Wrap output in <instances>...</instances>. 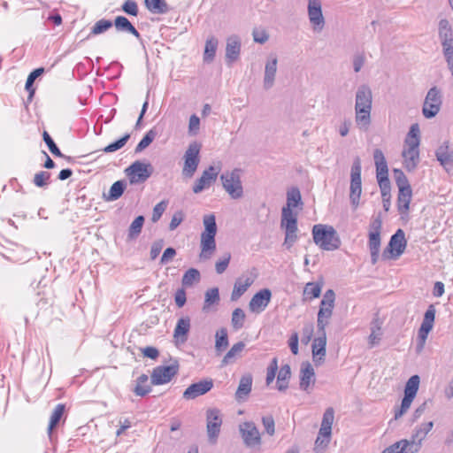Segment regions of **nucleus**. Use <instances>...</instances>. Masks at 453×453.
Instances as JSON below:
<instances>
[{"mask_svg": "<svg viewBox=\"0 0 453 453\" xmlns=\"http://www.w3.org/2000/svg\"><path fill=\"white\" fill-rule=\"evenodd\" d=\"M372 89L368 85L362 84L357 88L355 96V123L359 130L368 131L372 123Z\"/></svg>", "mask_w": 453, "mask_h": 453, "instance_id": "f257e3e1", "label": "nucleus"}, {"mask_svg": "<svg viewBox=\"0 0 453 453\" xmlns=\"http://www.w3.org/2000/svg\"><path fill=\"white\" fill-rule=\"evenodd\" d=\"M203 224L204 230L201 234V259H209L216 250L215 236L217 234L216 219L213 214L203 216Z\"/></svg>", "mask_w": 453, "mask_h": 453, "instance_id": "f03ea898", "label": "nucleus"}, {"mask_svg": "<svg viewBox=\"0 0 453 453\" xmlns=\"http://www.w3.org/2000/svg\"><path fill=\"white\" fill-rule=\"evenodd\" d=\"M312 234L314 242L324 250H335L341 245V240L336 230L327 225L313 226Z\"/></svg>", "mask_w": 453, "mask_h": 453, "instance_id": "7ed1b4c3", "label": "nucleus"}, {"mask_svg": "<svg viewBox=\"0 0 453 453\" xmlns=\"http://www.w3.org/2000/svg\"><path fill=\"white\" fill-rule=\"evenodd\" d=\"M241 173V169L234 168L231 171H225L220 175L223 188L232 199H239L243 196Z\"/></svg>", "mask_w": 453, "mask_h": 453, "instance_id": "20e7f679", "label": "nucleus"}, {"mask_svg": "<svg viewBox=\"0 0 453 453\" xmlns=\"http://www.w3.org/2000/svg\"><path fill=\"white\" fill-rule=\"evenodd\" d=\"M407 246L405 233L403 229H398L391 236L388 246L381 254L382 260H396L404 252Z\"/></svg>", "mask_w": 453, "mask_h": 453, "instance_id": "39448f33", "label": "nucleus"}, {"mask_svg": "<svg viewBox=\"0 0 453 453\" xmlns=\"http://www.w3.org/2000/svg\"><path fill=\"white\" fill-rule=\"evenodd\" d=\"M361 170V160L359 157H357L355 158L350 170L349 187V200L354 210L359 206L360 196L362 194Z\"/></svg>", "mask_w": 453, "mask_h": 453, "instance_id": "423d86ee", "label": "nucleus"}, {"mask_svg": "<svg viewBox=\"0 0 453 453\" xmlns=\"http://www.w3.org/2000/svg\"><path fill=\"white\" fill-rule=\"evenodd\" d=\"M153 166L150 163L134 161L127 168L125 173L127 176L130 184L144 183L152 174Z\"/></svg>", "mask_w": 453, "mask_h": 453, "instance_id": "0eeeda50", "label": "nucleus"}, {"mask_svg": "<svg viewBox=\"0 0 453 453\" xmlns=\"http://www.w3.org/2000/svg\"><path fill=\"white\" fill-rule=\"evenodd\" d=\"M200 150L201 144L197 142L189 143L183 156L184 165L181 172L183 177L192 178L194 176L200 162Z\"/></svg>", "mask_w": 453, "mask_h": 453, "instance_id": "6e6552de", "label": "nucleus"}, {"mask_svg": "<svg viewBox=\"0 0 453 453\" xmlns=\"http://www.w3.org/2000/svg\"><path fill=\"white\" fill-rule=\"evenodd\" d=\"M442 104L441 92L437 87L431 88L425 98L422 113L426 119L435 117Z\"/></svg>", "mask_w": 453, "mask_h": 453, "instance_id": "1a4fd4ad", "label": "nucleus"}, {"mask_svg": "<svg viewBox=\"0 0 453 453\" xmlns=\"http://www.w3.org/2000/svg\"><path fill=\"white\" fill-rule=\"evenodd\" d=\"M376 166V177L380 189L386 190L390 186L388 179V168L386 158L381 150L376 149L373 152Z\"/></svg>", "mask_w": 453, "mask_h": 453, "instance_id": "9d476101", "label": "nucleus"}, {"mask_svg": "<svg viewBox=\"0 0 453 453\" xmlns=\"http://www.w3.org/2000/svg\"><path fill=\"white\" fill-rule=\"evenodd\" d=\"M179 371L177 361L170 365H160L153 369L150 376L152 385H162L169 382Z\"/></svg>", "mask_w": 453, "mask_h": 453, "instance_id": "9b49d317", "label": "nucleus"}, {"mask_svg": "<svg viewBox=\"0 0 453 453\" xmlns=\"http://www.w3.org/2000/svg\"><path fill=\"white\" fill-rule=\"evenodd\" d=\"M303 203L302 201L301 192L298 188L293 187L287 192V205L281 210V219H297L292 209L300 207L302 209Z\"/></svg>", "mask_w": 453, "mask_h": 453, "instance_id": "f8f14e48", "label": "nucleus"}, {"mask_svg": "<svg viewBox=\"0 0 453 453\" xmlns=\"http://www.w3.org/2000/svg\"><path fill=\"white\" fill-rule=\"evenodd\" d=\"M239 431L247 447H254L261 443L260 433L253 422H244L239 426Z\"/></svg>", "mask_w": 453, "mask_h": 453, "instance_id": "ddd939ff", "label": "nucleus"}, {"mask_svg": "<svg viewBox=\"0 0 453 453\" xmlns=\"http://www.w3.org/2000/svg\"><path fill=\"white\" fill-rule=\"evenodd\" d=\"M207 420V434L209 440L211 442H215L220 432V426L222 425V418L220 411L218 409H209L206 413Z\"/></svg>", "mask_w": 453, "mask_h": 453, "instance_id": "4468645a", "label": "nucleus"}, {"mask_svg": "<svg viewBox=\"0 0 453 453\" xmlns=\"http://www.w3.org/2000/svg\"><path fill=\"white\" fill-rule=\"evenodd\" d=\"M318 336L313 340L311 350L315 365L323 364L326 353V331L317 330Z\"/></svg>", "mask_w": 453, "mask_h": 453, "instance_id": "2eb2a0df", "label": "nucleus"}, {"mask_svg": "<svg viewBox=\"0 0 453 453\" xmlns=\"http://www.w3.org/2000/svg\"><path fill=\"white\" fill-rule=\"evenodd\" d=\"M272 298V292L263 288L256 293L249 303V309L253 313H260L265 310Z\"/></svg>", "mask_w": 453, "mask_h": 453, "instance_id": "dca6fc26", "label": "nucleus"}, {"mask_svg": "<svg viewBox=\"0 0 453 453\" xmlns=\"http://www.w3.org/2000/svg\"><path fill=\"white\" fill-rule=\"evenodd\" d=\"M241 47L242 42L238 35H232L226 38L225 58L227 65H231L239 59Z\"/></svg>", "mask_w": 453, "mask_h": 453, "instance_id": "f3484780", "label": "nucleus"}, {"mask_svg": "<svg viewBox=\"0 0 453 453\" xmlns=\"http://www.w3.org/2000/svg\"><path fill=\"white\" fill-rule=\"evenodd\" d=\"M213 387V380L207 379L191 384L183 392V398L192 400L209 392Z\"/></svg>", "mask_w": 453, "mask_h": 453, "instance_id": "a211bd4d", "label": "nucleus"}, {"mask_svg": "<svg viewBox=\"0 0 453 453\" xmlns=\"http://www.w3.org/2000/svg\"><path fill=\"white\" fill-rule=\"evenodd\" d=\"M308 16L314 29L321 30L325 26L320 0H308Z\"/></svg>", "mask_w": 453, "mask_h": 453, "instance_id": "6ab92c4d", "label": "nucleus"}, {"mask_svg": "<svg viewBox=\"0 0 453 453\" xmlns=\"http://www.w3.org/2000/svg\"><path fill=\"white\" fill-rule=\"evenodd\" d=\"M418 144H405L402 152L403 157V165L407 171L411 172L416 169L419 163Z\"/></svg>", "mask_w": 453, "mask_h": 453, "instance_id": "aec40b11", "label": "nucleus"}, {"mask_svg": "<svg viewBox=\"0 0 453 453\" xmlns=\"http://www.w3.org/2000/svg\"><path fill=\"white\" fill-rule=\"evenodd\" d=\"M280 227L285 230V240L283 245L290 250L297 240V219H281Z\"/></svg>", "mask_w": 453, "mask_h": 453, "instance_id": "412c9836", "label": "nucleus"}, {"mask_svg": "<svg viewBox=\"0 0 453 453\" xmlns=\"http://www.w3.org/2000/svg\"><path fill=\"white\" fill-rule=\"evenodd\" d=\"M435 308L434 304L428 306L425 312L423 321L418 329V337L421 342V345L426 342L428 334L433 329L434 319H435ZM422 348V346H420Z\"/></svg>", "mask_w": 453, "mask_h": 453, "instance_id": "4be33fe9", "label": "nucleus"}, {"mask_svg": "<svg viewBox=\"0 0 453 453\" xmlns=\"http://www.w3.org/2000/svg\"><path fill=\"white\" fill-rule=\"evenodd\" d=\"M315 380V372L312 365L309 362L303 363L300 370V388L310 394Z\"/></svg>", "mask_w": 453, "mask_h": 453, "instance_id": "5701e85b", "label": "nucleus"}, {"mask_svg": "<svg viewBox=\"0 0 453 453\" xmlns=\"http://www.w3.org/2000/svg\"><path fill=\"white\" fill-rule=\"evenodd\" d=\"M219 172L214 166H210L204 170L199 179L196 180L193 186L195 194L201 193L203 189L208 188L216 180Z\"/></svg>", "mask_w": 453, "mask_h": 453, "instance_id": "b1692460", "label": "nucleus"}, {"mask_svg": "<svg viewBox=\"0 0 453 453\" xmlns=\"http://www.w3.org/2000/svg\"><path fill=\"white\" fill-rule=\"evenodd\" d=\"M435 157L446 171L453 168V149L450 148L449 141L443 142L437 148Z\"/></svg>", "mask_w": 453, "mask_h": 453, "instance_id": "393cba45", "label": "nucleus"}, {"mask_svg": "<svg viewBox=\"0 0 453 453\" xmlns=\"http://www.w3.org/2000/svg\"><path fill=\"white\" fill-rule=\"evenodd\" d=\"M278 59L275 56H270L265 66L263 86L268 90L273 87L277 73Z\"/></svg>", "mask_w": 453, "mask_h": 453, "instance_id": "a878e982", "label": "nucleus"}, {"mask_svg": "<svg viewBox=\"0 0 453 453\" xmlns=\"http://www.w3.org/2000/svg\"><path fill=\"white\" fill-rule=\"evenodd\" d=\"M382 325L383 320L379 317V314L376 313L370 325L371 334L368 337L369 348L379 345L382 337Z\"/></svg>", "mask_w": 453, "mask_h": 453, "instance_id": "bb28decb", "label": "nucleus"}, {"mask_svg": "<svg viewBox=\"0 0 453 453\" xmlns=\"http://www.w3.org/2000/svg\"><path fill=\"white\" fill-rule=\"evenodd\" d=\"M392 453H418L421 447L411 438L400 440L388 447Z\"/></svg>", "mask_w": 453, "mask_h": 453, "instance_id": "cd10ccee", "label": "nucleus"}, {"mask_svg": "<svg viewBox=\"0 0 453 453\" xmlns=\"http://www.w3.org/2000/svg\"><path fill=\"white\" fill-rule=\"evenodd\" d=\"M190 330L189 317H182L178 319L173 331V337L176 341L184 343L188 340V334Z\"/></svg>", "mask_w": 453, "mask_h": 453, "instance_id": "c85d7f7f", "label": "nucleus"}, {"mask_svg": "<svg viewBox=\"0 0 453 453\" xmlns=\"http://www.w3.org/2000/svg\"><path fill=\"white\" fill-rule=\"evenodd\" d=\"M115 28L119 32H127L137 39H141V35L137 29L132 25V23L124 16H117L113 23Z\"/></svg>", "mask_w": 453, "mask_h": 453, "instance_id": "c756f323", "label": "nucleus"}, {"mask_svg": "<svg viewBox=\"0 0 453 453\" xmlns=\"http://www.w3.org/2000/svg\"><path fill=\"white\" fill-rule=\"evenodd\" d=\"M368 247L371 253V261L375 265L380 257V234L369 233Z\"/></svg>", "mask_w": 453, "mask_h": 453, "instance_id": "7c9ffc66", "label": "nucleus"}, {"mask_svg": "<svg viewBox=\"0 0 453 453\" xmlns=\"http://www.w3.org/2000/svg\"><path fill=\"white\" fill-rule=\"evenodd\" d=\"M412 197V190L411 189H404L402 188L398 192V197H397V208L398 211L402 215L408 214L410 210V203Z\"/></svg>", "mask_w": 453, "mask_h": 453, "instance_id": "2f4dec72", "label": "nucleus"}, {"mask_svg": "<svg viewBox=\"0 0 453 453\" xmlns=\"http://www.w3.org/2000/svg\"><path fill=\"white\" fill-rule=\"evenodd\" d=\"M127 188L125 180H117L110 188L108 193L103 194V198L107 202L118 200Z\"/></svg>", "mask_w": 453, "mask_h": 453, "instance_id": "473e14b6", "label": "nucleus"}, {"mask_svg": "<svg viewBox=\"0 0 453 453\" xmlns=\"http://www.w3.org/2000/svg\"><path fill=\"white\" fill-rule=\"evenodd\" d=\"M252 388V376L250 374L243 375L240 381L235 392V398L241 401L245 398L251 391Z\"/></svg>", "mask_w": 453, "mask_h": 453, "instance_id": "72a5a7b5", "label": "nucleus"}, {"mask_svg": "<svg viewBox=\"0 0 453 453\" xmlns=\"http://www.w3.org/2000/svg\"><path fill=\"white\" fill-rule=\"evenodd\" d=\"M439 38L441 45L453 43V31L446 19H441L439 22Z\"/></svg>", "mask_w": 453, "mask_h": 453, "instance_id": "f704fd0d", "label": "nucleus"}, {"mask_svg": "<svg viewBox=\"0 0 453 453\" xmlns=\"http://www.w3.org/2000/svg\"><path fill=\"white\" fill-rule=\"evenodd\" d=\"M433 421L423 423L420 426L415 427L411 438L415 441L418 445L422 447L423 441L426 439V435L433 429Z\"/></svg>", "mask_w": 453, "mask_h": 453, "instance_id": "c9c22d12", "label": "nucleus"}, {"mask_svg": "<svg viewBox=\"0 0 453 453\" xmlns=\"http://www.w3.org/2000/svg\"><path fill=\"white\" fill-rule=\"evenodd\" d=\"M333 308L327 306H319L317 319V330L326 331L329 319L332 317Z\"/></svg>", "mask_w": 453, "mask_h": 453, "instance_id": "e433bc0d", "label": "nucleus"}, {"mask_svg": "<svg viewBox=\"0 0 453 453\" xmlns=\"http://www.w3.org/2000/svg\"><path fill=\"white\" fill-rule=\"evenodd\" d=\"M218 44V39L213 36L206 40L203 52V61L205 63L210 64L214 60Z\"/></svg>", "mask_w": 453, "mask_h": 453, "instance_id": "4c0bfd02", "label": "nucleus"}, {"mask_svg": "<svg viewBox=\"0 0 453 453\" xmlns=\"http://www.w3.org/2000/svg\"><path fill=\"white\" fill-rule=\"evenodd\" d=\"M65 410V406L63 403H58L53 410L48 426V434L50 437H51L53 429L59 424L61 418H63Z\"/></svg>", "mask_w": 453, "mask_h": 453, "instance_id": "58836bf2", "label": "nucleus"}, {"mask_svg": "<svg viewBox=\"0 0 453 453\" xmlns=\"http://www.w3.org/2000/svg\"><path fill=\"white\" fill-rule=\"evenodd\" d=\"M147 9L155 14H164L169 10L165 0H144Z\"/></svg>", "mask_w": 453, "mask_h": 453, "instance_id": "ea45409f", "label": "nucleus"}, {"mask_svg": "<svg viewBox=\"0 0 453 453\" xmlns=\"http://www.w3.org/2000/svg\"><path fill=\"white\" fill-rule=\"evenodd\" d=\"M149 377L146 374H142L136 380V385L134 388V393L138 396H144L151 391L150 385L144 384L148 381Z\"/></svg>", "mask_w": 453, "mask_h": 453, "instance_id": "a19ab883", "label": "nucleus"}, {"mask_svg": "<svg viewBox=\"0 0 453 453\" xmlns=\"http://www.w3.org/2000/svg\"><path fill=\"white\" fill-rule=\"evenodd\" d=\"M144 220L143 216H138L134 219L128 229V240H134L139 236L144 224Z\"/></svg>", "mask_w": 453, "mask_h": 453, "instance_id": "79ce46f5", "label": "nucleus"}, {"mask_svg": "<svg viewBox=\"0 0 453 453\" xmlns=\"http://www.w3.org/2000/svg\"><path fill=\"white\" fill-rule=\"evenodd\" d=\"M228 346L227 330L221 328L216 333L215 349L218 353L224 351Z\"/></svg>", "mask_w": 453, "mask_h": 453, "instance_id": "37998d69", "label": "nucleus"}, {"mask_svg": "<svg viewBox=\"0 0 453 453\" xmlns=\"http://www.w3.org/2000/svg\"><path fill=\"white\" fill-rule=\"evenodd\" d=\"M44 73V68L40 67L35 69L31 72L27 79L25 88L29 92L28 100H31L35 94V89L33 88V84L35 81V79L38 78Z\"/></svg>", "mask_w": 453, "mask_h": 453, "instance_id": "c03bdc74", "label": "nucleus"}, {"mask_svg": "<svg viewBox=\"0 0 453 453\" xmlns=\"http://www.w3.org/2000/svg\"><path fill=\"white\" fill-rule=\"evenodd\" d=\"M245 318H246V315L242 309H241V308L234 309L232 313V318H231V324H232L233 328L234 330H239L242 327H243L244 322H245Z\"/></svg>", "mask_w": 453, "mask_h": 453, "instance_id": "a18cd8bd", "label": "nucleus"}, {"mask_svg": "<svg viewBox=\"0 0 453 453\" xmlns=\"http://www.w3.org/2000/svg\"><path fill=\"white\" fill-rule=\"evenodd\" d=\"M420 379L418 375H412L407 381L404 388V395L414 397L418 390Z\"/></svg>", "mask_w": 453, "mask_h": 453, "instance_id": "49530a36", "label": "nucleus"}, {"mask_svg": "<svg viewBox=\"0 0 453 453\" xmlns=\"http://www.w3.org/2000/svg\"><path fill=\"white\" fill-rule=\"evenodd\" d=\"M113 26V23L105 19H99L91 27L89 35H97L109 30Z\"/></svg>", "mask_w": 453, "mask_h": 453, "instance_id": "de8ad7c7", "label": "nucleus"}, {"mask_svg": "<svg viewBox=\"0 0 453 453\" xmlns=\"http://www.w3.org/2000/svg\"><path fill=\"white\" fill-rule=\"evenodd\" d=\"M219 302V293L218 288H212L206 291L205 299L203 304V310L206 311L212 304H216Z\"/></svg>", "mask_w": 453, "mask_h": 453, "instance_id": "09e8293b", "label": "nucleus"}, {"mask_svg": "<svg viewBox=\"0 0 453 453\" xmlns=\"http://www.w3.org/2000/svg\"><path fill=\"white\" fill-rule=\"evenodd\" d=\"M157 136V132L154 129H150L146 133L143 138L140 141V142L135 147L134 152L140 153L144 150L150 144L154 141Z\"/></svg>", "mask_w": 453, "mask_h": 453, "instance_id": "8fccbe9b", "label": "nucleus"}, {"mask_svg": "<svg viewBox=\"0 0 453 453\" xmlns=\"http://www.w3.org/2000/svg\"><path fill=\"white\" fill-rule=\"evenodd\" d=\"M245 347V344L244 342H238L237 343L234 344L232 346V348L227 351V353L225 355L223 360H222V364L223 365H227L229 364L230 362H232V359L236 356L238 355L239 353H241L243 349Z\"/></svg>", "mask_w": 453, "mask_h": 453, "instance_id": "3c124183", "label": "nucleus"}, {"mask_svg": "<svg viewBox=\"0 0 453 453\" xmlns=\"http://www.w3.org/2000/svg\"><path fill=\"white\" fill-rule=\"evenodd\" d=\"M130 138L129 134H126L124 136L117 140L116 142L107 145L103 149L105 153H111L123 148Z\"/></svg>", "mask_w": 453, "mask_h": 453, "instance_id": "603ef678", "label": "nucleus"}, {"mask_svg": "<svg viewBox=\"0 0 453 453\" xmlns=\"http://www.w3.org/2000/svg\"><path fill=\"white\" fill-rule=\"evenodd\" d=\"M405 144H418L420 143L419 139V127L418 124L411 125L409 133L404 141Z\"/></svg>", "mask_w": 453, "mask_h": 453, "instance_id": "864d4df0", "label": "nucleus"}, {"mask_svg": "<svg viewBox=\"0 0 453 453\" xmlns=\"http://www.w3.org/2000/svg\"><path fill=\"white\" fill-rule=\"evenodd\" d=\"M50 173L45 171H41L35 174L33 182L38 188H45L49 184Z\"/></svg>", "mask_w": 453, "mask_h": 453, "instance_id": "5fc2aeb1", "label": "nucleus"}, {"mask_svg": "<svg viewBox=\"0 0 453 453\" xmlns=\"http://www.w3.org/2000/svg\"><path fill=\"white\" fill-rule=\"evenodd\" d=\"M258 272L256 268H252L244 273L236 280L235 283H254L257 280Z\"/></svg>", "mask_w": 453, "mask_h": 453, "instance_id": "6e6d98bb", "label": "nucleus"}, {"mask_svg": "<svg viewBox=\"0 0 453 453\" xmlns=\"http://www.w3.org/2000/svg\"><path fill=\"white\" fill-rule=\"evenodd\" d=\"M42 138H43V141L45 142V143L47 144L50 151L53 155H55L57 157H63V154L61 153L60 150L58 149V147L56 145V143L50 137V135L46 131L43 132Z\"/></svg>", "mask_w": 453, "mask_h": 453, "instance_id": "4d7b16f0", "label": "nucleus"}, {"mask_svg": "<svg viewBox=\"0 0 453 453\" xmlns=\"http://www.w3.org/2000/svg\"><path fill=\"white\" fill-rule=\"evenodd\" d=\"M121 10L130 16H137L139 10L138 5L134 0H126L121 6Z\"/></svg>", "mask_w": 453, "mask_h": 453, "instance_id": "13d9d810", "label": "nucleus"}, {"mask_svg": "<svg viewBox=\"0 0 453 453\" xmlns=\"http://www.w3.org/2000/svg\"><path fill=\"white\" fill-rule=\"evenodd\" d=\"M441 46L448 67L453 76V43Z\"/></svg>", "mask_w": 453, "mask_h": 453, "instance_id": "bf43d9fd", "label": "nucleus"}, {"mask_svg": "<svg viewBox=\"0 0 453 453\" xmlns=\"http://www.w3.org/2000/svg\"><path fill=\"white\" fill-rule=\"evenodd\" d=\"M413 399H414V397L404 395V396L402 400L400 409L398 411H396L395 413V419L402 417L409 410Z\"/></svg>", "mask_w": 453, "mask_h": 453, "instance_id": "052dcab7", "label": "nucleus"}, {"mask_svg": "<svg viewBox=\"0 0 453 453\" xmlns=\"http://www.w3.org/2000/svg\"><path fill=\"white\" fill-rule=\"evenodd\" d=\"M200 276V272L197 269L190 268L184 273L181 283H193L194 281H199Z\"/></svg>", "mask_w": 453, "mask_h": 453, "instance_id": "680f3d73", "label": "nucleus"}, {"mask_svg": "<svg viewBox=\"0 0 453 453\" xmlns=\"http://www.w3.org/2000/svg\"><path fill=\"white\" fill-rule=\"evenodd\" d=\"M167 201H161L160 203H157L155 207L153 208L152 217L151 220L152 222H157L159 220L165 211L167 207Z\"/></svg>", "mask_w": 453, "mask_h": 453, "instance_id": "e2e57ef3", "label": "nucleus"}, {"mask_svg": "<svg viewBox=\"0 0 453 453\" xmlns=\"http://www.w3.org/2000/svg\"><path fill=\"white\" fill-rule=\"evenodd\" d=\"M230 259H231L230 253H225L222 256V257H220L219 259V261L215 265L216 272L219 274L223 273L226 270V268H227V266L229 265Z\"/></svg>", "mask_w": 453, "mask_h": 453, "instance_id": "0e129e2a", "label": "nucleus"}, {"mask_svg": "<svg viewBox=\"0 0 453 453\" xmlns=\"http://www.w3.org/2000/svg\"><path fill=\"white\" fill-rule=\"evenodd\" d=\"M252 36L254 42L260 44H264L269 40V34L265 29H253Z\"/></svg>", "mask_w": 453, "mask_h": 453, "instance_id": "69168bd1", "label": "nucleus"}, {"mask_svg": "<svg viewBox=\"0 0 453 453\" xmlns=\"http://www.w3.org/2000/svg\"><path fill=\"white\" fill-rule=\"evenodd\" d=\"M277 370H278V360L276 357H274L272 360L269 367L267 368V373H266V384L267 385H270L273 381L276 372H277Z\"/></svg>", "mask_w": 453, "mask_h": 453, "instance_id": "338daca9", "label": "nucleus"}, {"mask_svg": "<svg viewBox=\"0 0 453 453\" xmlns=\"http://www.w3.org/2000/svg\"><path fill=\"white\" fill-rule=\"evenodd\" d=\"M330 442V438L328 437H323L321 435L318 434V437L315 441V447L314 451L316 453H321L326 449V448L328 446Z\"/></svg>", "mask_w": 453, "mask_h": 453, "instance_id": "774afa93", "label": "nucleus"}]
</instances>
